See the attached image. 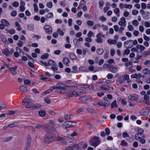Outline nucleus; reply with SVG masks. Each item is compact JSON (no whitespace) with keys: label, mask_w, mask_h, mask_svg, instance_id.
<instances>
[{"label":"nucleus","mask_w":150,"mask_h":150,"mask_svg":"<svg viewBox=\"0 0 150 150\" xmlns=\"http://www.w3.org/2000/svg\"><path fill=\"white\" fill-rule=\"evenodd\" d=\"M142 144H144L146 142L145 139L144 138H141L138 140Z\"/></svg>","instance_id":"nucleus-60"},{"label":"nucleus","mask_w":150,"mask_h":150,"mask_svg":"<svg viewBox=\"0 0 150 150\" xmlns=\"http://www.w3.org/2000/svg\"><path fill=\"white\" fill-rule=\"evenodd\" d=\"M124 81L123 79L119 78L118 80L116 81V83L117 85H119L123 82Z\"/></svg>","instance_id":"nucleus-43"},{"label":"nucleus","mask_w":150,"mask_h":150,"mask_svg":"<svg viewBox=\"0 0 150 150\" xmlns=\"http://www.w3.org/2000/svg\"><path fill=\"white\" fill-rule=\"evenodd\" d=\"M35 61L33 59H29L28 64L29 66H34Z\"/></svg>","instance_id":"nucleus-37"},{"label":"nucleus","mask_w":150,"mask_h":150,"mask_svg":"<svg viewBox=\"0 0 150 150\" xmlns=\"http://www.w3.org/2000/svg\"><path fill=\"white\" fill-rule=\"evenodd\" d=\"M38 113L40 116L43 117L45 115L46 112L45 110H41L39 111Z\"/></svg>","instance_id":"nucleus-34"},{"label":"nucleus","mask_w":150,"mask_h":150,"mask_svg":"<svg viewBox=\"0 0 150 150\" xmlns=\"http://www.w3.org/2000/svg\"><path fill=\"white\" fill-rule=\"evenodd\" d=\"M49 57V55L48 54L45 53L44 54L42 55L41 57V58L42 59H47Z\"/></svg>","instance_id":"nucleus-39"},{"label":"nucleus","mask_w":150,"mask_h":150,"mask_svg":"<svg viewBox=\"0 0 150 150\" xmlns=\"http://www.w3.org/2000/svg\"><path fill=\"white\" fill-rule=\"evenodd\" d=\"M110 104V101L106 99V97H104L103 99L99 101L98 105L104 107L108 106Z\"/></svg>","instance_id":"nucleus-4"},{"label":"nucleus","mask_w":150,"mask_h":150,"mask_svg":"<svg viewBox=\"0 0 150 150\" xmlns=\"http://www.w3.org/2000/svg\"><path fill=\"white\" fill-rule=\"evenodd\" d=\"M117 102L116 100L114 101L111 104V107L113 108H116L117 107Z\"/></svg>","instance_id":"nucleus-35"},{"label":"nucleus","mask_w":150,"mask_h":150,"mask_svg":"<svg viewBox=\"0 0 150 150\" xmlns=\"http://www.w3.org/2000/svg\"><path fill=\"white\" fill-rule=\"evenodd\" d=\"M82 93V92L74 90L71 91L70 89V91L66 94L64 98L66 99H68L72 97H78L81 95V93Z\"/></svg>","instance_id":"nucleus-2"},{"label":"nucleus","mask_w":150,"mask_h":150,"mask_svg":"<svg viewBox=\"0 0 150 150\" xmlns=\"http://www.w3.org/2000/svg\"><path fill=\"white\" fill-rule=\"evenodd\" d=\"M128 100L134 101L137 100L138 99V96L136 94H132L129 95L128 96Z\"/></svg>","instance_id":"nucleus-10"},{"label":"nucleus","mask_w":150,"mask_h":150,"mask_svg":"<svg viewBox=\"0 0 150 150\" xmlns=\"http://www.w3.org/2000/svg\"><path fill=\"white\" fill-rule=\"evenodd\" d=\"M27 60V58L25 56L23 57L21 59H20L19 61L20 62H24L26 61Z\"/></svg>","instance_id":"nucleus-55"},{"label":"nucleus","mask_w":150,"mask_h":150,"mask_svg":"<svg viewBox=\"0 0 150 150\" xmlns=\"http://www.w3.org/2000/svg\"><path fill=\"white\" fill-rule=\"evenodd\" d=\"M1 23L4 25L5 26H8L10 25L8 21L5 19H1Z\"/></svg>","instance_id":"nucleus-23"},{"label":"nucleus","mask_w":150,"mask_h":150,"mask_svg":"<svg viewBox=\"0 0 150 150\" xmlns=\"http://www.w3.org/2000/svg\"><path fill=\"white\" fill-rule=\"evenodd\" d=\"M2 52L4 54L7 56H9L11 54L10 52L7 48L3 50Z\"/></svg>","instance_id":"nucleus-24"},{"label":"nucleus","mask_w":150,"mask_h":150,"mask_svg":"<svg viewBox=\"0 0 150 150\" xmlns=\"http://www.w3.org/2000/svg\"><path fill=\"white\" fill-rule=\"evenodd\" d=\"M7 68L11 72L12 74L15 75L17 74V66H8Z\"/></svg>","instance_id":"nucleus-11"},{"label":"nucleus","mask_w":150,"mask_h":150,"mask_svg":"<svg viewBox=\"0 0 150 150\" xmlns=\"http://www.w3.org/2000/svg\"><path fill=\"white\" fill-rule=\"evenodd\" d=\"M102 37L105 38V35L103 34L102 33H98L96 35V42L98 43H102L103 42V40L101 38Z\"/></svg>","instance_id":"nucleus-8"},{"label":"nucleus","mask_w":150,"mask_h":150,"mask_svg":"<svg viewBox=\"0 0 150 150\" xmlns=\"http://www.w3.org/2000/svg\"><path fill=\"white\" fill-rule=\"evenodd\" d=\"M130 52V51L129 49H126L125 50L124 53L123 54V55H128Z\"/></svg>","instance_id":"nucleus-50"},{"label":"nucleus","mask_w":150,"mask_h":150,"mask_svg":"<svg viewBox=\"0 0 150 150\" xmlns=\"http://www.w3.org/2000/svg\"><path fill=\"white\" fill-rule=\"evenodd\" d=\"M76 123L77 122H67L63 124L62 127L63 128L67 129V128L76 126Z\"/></svg>","instance_id":"nucleus-5"},{"label":"nucleus","mask_w":150,"mask_h":150,"mask_svg":"<svg viewBox=\"0 0 150 150\" xmlns=\"http://www.w3.org/2000/svg\"><path fill=\"white\" fill-rule=\"evenodd\" d=\"M53 14L52 12L49 13L47 15L46 18H51L53 17Z\"/></svg>","instance_id":"nucleus-47"},{"label":"nucleus","mask_w":150,"mask_h":150,"mask_svg":"<svg viewBox=\"0 0 150 150\" xmlns=\"http://www.w3.org/2000/svg\"><path fill=\"white\" fill-rule=\"evenodd\" d=\"M128 102L129 103V105L130 107H133L136 105V104L133 102V101L128 100Z\"/></svg>","instance_id":"nucleus-44"},{"label":"nucleus","mask_w":150,"mask_h":150,"mask_svg":"<svg viewBox=\"0 0 150 150\" xmlns=\"http://www.w3.org/2000/svg\"><path fill=\"white\" fill-rule=\"evenodd\" d=\"M96 51L98 54H101L103 52V50L101 48H99Z\"/></svg>","instance_id":"nucleus-46"},{"label":"nucleus","mask_w":150,"mask_h":150,"mask_svg":"<svg viewBox=\"0 0 150 150\" xmlns=\"http://www.w3.org/2000/svg\"><path fill=\"white\" fill-rule=\"evenodd\" d=\"M136 47L139 49L140 51H142L144 50L145 49V47L142 45L138 44L136 46Z\"/></svg>","instance_id":"nucleus-29"},{"label":"nucleus","mask_w":150,"mask_h":150,"mask_svg":"<svg viewBox=\"0 0 150 150\" xmlns=\"http://www.w3.org/2000/svg\"><path fill=\"white\" fill-rule=\"evenodd\" d=\"M27 138L26 146H27V147H30L31 146L30 144L31 141V137L29 135H28Z\"/></svg>","instance_id":"nucleus-19"},{"label":"nucleus","mask_w":150,"mask_h":150,"mask_svg":"<svg viewBox=\"0 0 150 150\" xmlns=\"http://www.w3.org/2000/svg\"><path fill=\"white\" fill-rule=\"evenodd\" d=\"M72 69L73 70V72L75 73H77L79 71V69H77V68L76 66H73Z\"/></svg>","instance_id":"nucleus-61"},{"label":"nucleus","mask_w":150,"mask_h":150,"mask_svg":"<svg viewBox=\"0 0 150 150\" xmlns=\"http://www.w3.org/2000/svg\"><path fill=\"white\" fill-rule=\"evenodd\" d=\"M70 62V61L69 58L65 57L63 58V62L64 65H67Z\"/></svg>","instance_id":"nucleus-28"},{"label":"nucleus","mask_w":150,"mask_h":150,"mask_svg":"<svg viewBox=\"0 0 150 150\" xmlns=\"http://www.w3.org/2000/svg\"><path fill=\"white\" fill-rule=\"evenodd\" d=\"M101 27V25L100 23H98L95 24L93 27V28L94 30H96L98 27Z\"/></svg>","instance_id":"nucleus-51"},{"label":"nucleus","mask_w":150,"mask_h":150,"mask_svg":"<svg viewBox=\"0 0 150 150\" xmlns=\"http://www.w3.org/2000/svg\"><path fill=\"white\" fill-rule=\"evenodd\" d=\"M124 81L125 80H127V83H129L131 82V80H129V76L128 74H126L125 76H124L123 77V79Z\"/></svg>","instance_id":"nucleus-31"},{"label":"nucleus","mask_w":150,"mask_h":150,"mask_svg":"<svg viewBox=\"0 0 150 150\" xmlns=\"http://www.w3.org/2000/svg\"><path fill=\"white\" fill-rule=\"evenodd\" d=\"M48 64L49 66H54L56 63L53 60L51 59L49 61Z\"/></svg>","instance_id":"nucleus-42"},{"label":"nucleus","mask_w":150,"mask_h":150,"mask_svg":"<svg viewBox=\"0 0 150 150\" xmlns=\"http://www.w3.org/2000/svg\"><path fill=\"white\" fill-rule=\"evenodd\" d=\"M138 42L136 40H131L126 41L124 43V45L127 48H130L132 47L133 45H137Z\"/></svg>","instance_id":"nucleus-3"},{"label":"nucleus","mask_w":150,"mask_h":150,"mask_svg":"<svg viewBox=\"0 0 150 150\" xmlns=\"http://www.w3.org/2000/svg\"><path fill=\"white\" fill-rule=\"evenodd\" d=\"M74 149H77L78 150H81L82 149L81 147V143H79L76 144L74 145Z\"/></svg>","instance_id":"nucleus-30"},{"label":"nucleus","mask_w":150,"mask_h":150,"mask_svg":"<svg viewBox=\"0 0 150 150\" xmlns=\"http://www.w3.org/2000/svg\"><path fill=\"white\" fill-rule=\"evenodd\" d=\"M52 137L50 136H46L44 139V142L46 144H49L52 141Z\"/></svg>","instance_id":"nucleus-14"},{"label":"nucleus","mask_w":150,"mask_h":150,"mask_svg":"<svg viewBox=\"0 0 150 150\" xmlns=\"http://www.w3.org/2000/svg\"><path fill=\"white\" fill-rule=\"evenodd\" d=\"M86 110L88 112L91 113H93L94 111V109L88 107L86 108Z\"/></svg>","instance_id":"nucleus-58"},{"label":"nucleus","mask_w":150,"mask_h":150,"mask_svg":"<svg viewBox=\"0 0 150 150\" xmlns=\"http://www.w3.org/2000/svg\"><path fill=\"white\" fill-rule=\"evenodd\" d=\"M120 145L124 147L127 146L128 143L125 140H122L121 141Z\"/></svg>","instance_id":"nucleus-36"},{"label":"nucleus","mask_w":150,"mask_h":150,"mask_svg":"<svg viewBox=\"0 0 150 150\" xmlns=\"http://www.w3.org/2000/svg\"><path fill=\"white\" fill-rule=\"evenodd\" d=\"M127 27L129 30V31H132L134 29V27L131 25H128Z\"/></svg>","instance_id":"nucleus-62"},{"label":"nucleus","mask_w":150,"mask_h":150,"mask_svg":"<svg viewBox=\"0 0 150 150\" xmlns=\"http://www.w3.org/2000/svg\"><path fill=\"white\" fill-rule=\"evenodd\" d=\"M45 30V32L47 33L51 34L52 32V29L51 28L49 25H45L44 27Z\"/></svg>","instance_id":"nucleus-18"},{"label":"nucleus","mask_w":150,"mask_h":150,"mask_svg":"<svg viewBox=\"0 0 150 150\" xmlns=\"http://www.w3.org/2000/svg\"><path fill=\"white\" fill-rule=\"evenodd\" d=\"M46 6L49 8H51L53 6L52 3L51 2H48L47 3Z\"/></svg>","instance_id":"nucleus-49"},{"label":"nucleus","mask_w":150,"mask_h":150,"mask_svg":"<svg viewBox=\"0 0 150 150\" xmlns=\"http://www.w3.org/2000/svg\"><path fill=\"white\" fill-rule=\"evenodd\" d=\"M108 42L110 45H115L116 44L117 41L115 40L109 39L108 40Z\"/></svg>","instance_id":"nucleus-33"},{"label":"nucleus","mask_w":150,"mask_h":150,"mask_svg":"<svg viewBox=\"0 0 150 150\" xmlns=\"http://www.w3.org/2000/svg\"><path fill=\"white\" fill-rule=\"evenodd\" d=\"M144 130L142 129H138V133L135 135V138L136 140H138L142 138H144L145 135L143 134Z\"/></svg>","instance_id":"nucleus-6"},{"label":"nucleus","mask_w":150,"mask_h":150,"mask_svg":"<svg viewBox=\"0 0 150 150\" xmlns=\"http://www.w3.org/2000/svg\"><path fill=\"white\" fill-rule=\"evenodd\" d=\"M33 101L31 98L29 96L25 97L22 100V104L24 105L25 104H28L31 103Z\"/></svg>","instance_id":"nucleus-9"},{"label":"nucleus","mask_w":150,"mask_h":150,"mask_svg":"<svg viewBox=\"0 0 150 150\" xmlns=\"http://www.w3.org/2000/svg\"><path fill=\"white\" fill-rule=\"evenodd\" d=\"M90 142L91 145L96 147L100 143L99 139L98 137H95L91 139Z\"/></svg>","instance_id":"nucleus-7"},{"label":"nucleus","mask_w":150,"mask_h":150,"mask_svg":"<svg viewBox=\"0 0 150 150\" xmlns=\"http://www.w3.org/2000/svg\"><path fill=\"white\" fill-rule=\"evenodd\" d=\"M139 114L142 116H147L149 114V112L147 110L144 108H143L140 110Z\"/></svg>","instance_id":"nucleus-12"},{"label":"nucleus","mask_w":150,"mask_h":150,"mask_svg":"<svg viewBox=\"0 0 150 150\" xmlns=\"http://www.w3.org/2000/svg\"><path fill=\"white\" fill-rule=\"evenodd\" d=\"M99 20L103 22L106 21V18L104 16H103L99 17Z\"/></svg>","instance_id":"nucleus-45"},{"label":"nucleus","mask_w":150,"mask_h":150,"mask_svg":"<svg viewBox=\"0 0 150 150\" xmlns=\"http://www.w3.org/2000/svg\"><path fill=\"white\" fill-rule=\"evenodd\" d=\"M7 33H9L11 34H13L15 33V30L13 29H11L8 30V29H6Z\"/></svg>","instance_id":"nucleus-38"},{"label":"nucleus","mask_w":150,"mask_h":150,"mask_svg":"<svg viewBox=\"0 0 150 150\" xmlns=\"http://www.w3.org/2000/svg\"><path fill=\"white\" fill-rule=\"evenodd\" d=\"M126 4H123L122 3H121L119 4V6L120 8L121 9H123L124 8H125V5Z\"/></svg>","instance_id":"nucleus-63"},{"label":"nucleus","mask_w":150,"mask_h":150,"mask_svg":"<svg viewBox=\"0 0 150 150\" xmlns=\"http://www.w3.org/2000/svg\"><path fill=\"white\" fill-rule=\"evenodd\" d=\"M57 32L61 36H63L64 35L63 32L60 28L57 30Z\"/></svg>","instance_id":"nucleus-52"},{"label":"nucleus","mask_w":150,"mask_h":150,"mask_svg":"<svg viewBox=\"0 0 150 150\" xmlns=\"http://www.w3.org/2000/svg\"><path fill=\"white\" fill-rule=\"evenodd\" d=\"M73 116L71 114H66L64 115V119L66 120H69L72 119Z\"/></svg>","instance_id":"nucleus-25"},{"label":"nucleus","mask_w":150,"mask_h":150,"mask_svg":"<svg viewBox=\"0 0 150 150\" xmlns=\"http://www.w3.org/2000/svg\"><path fill=\"white\" fill-rule=\"evenodd\" d=\"M40 79L42 80L46 81H50V78H47L44 76L43 75H40Z\"/></svg>","instance_id":"nucleus-32"},{"label":"nucleus","mask_w":150,"mask_h":150,"mask_svg":"<svg viewBox=\"0 0 150 150\" xmlns=\"http://www.w3.org/2000/svg\"><path fill=\"white\" fill-rule=\"evenodd\" d=\"M105 134L107 135H108L110 132L109 129L108 127H106L105 129Z\"/></svg>","instance_id":"nucleus-64"},{"label":"nucleus","mask_w":150,"mask_h":150,"mask_svg":"<svg viewBox=\"0 0 150 150\" xmlns=\"http://www.w3.org/2000/svg\"><path fill=\"white\" fill-rule=\"evenodd\" d=\"M79 70L81 71H88L87 69H86L84 66H82L80 67L79 68Z\"/></svg>","instance_id":"nucleus-56"},{"label":"nucleus","mask_w":150,"mask_h":150,"mask_svg":"<svg viewBox=\"0 0 150 150\" xmlns=\"http://www.w3.org/2000/svg\"><path fill=\"white\" fill-rule=\"evenodd\" d=\"M79 100H82L87 103L88 101L89 100V98H87L85 96L81 97L79 98Z\"/></svg>","instance_id":"nucleus-21"},{"label":"nucleus","mask_w":150,"mask_h":150,"mask_svg":"<svg viewBox=\"0 0 150 150\" xmlns=\"http://www.w3.org/2000/svg\"><path fill=\"white\" fill-rule=\"evenodd\" d=\"M143 18L146 20H148L150 18V13L149 12L145 13L142 16Z\"/></svg>","instance_id":"nucleus-26"},{"label":"nucleus","mask_w":150,"mask_h":150,"mask_svg":"<svg viewBox=\"0 0 150 150\" xmlns=\"http://www.w3.org/2000/svg\"><path fill=\"white\" fill-rule=\"evenodd\" d=\"M126 21L124 17L121 18L120 19V21L118 23V24L121 26H125L126 25Z\"/></svg>","instance_id":"nucleus-13"},{"label":"nucleus","mask_w":150,"mask_h":150,"mask_svg":"<svg viewBox=\"0 0 150 150\" xmlns=\"http://www.w3.org/2000/svg\"><path fill=\"white\" fill-rule=\"evenodd\" d=\"M88 69L89 70L93 71L94 72H96L98 71V69H94V66H90Z\"/></svg>","instance_id":"nucleus-40"},{"label":"nucleus","mask_w":150,"mask_h":150,"mask_svg":"<svg viewBox=\"0 0 150 150\" xmlns=\"http://www.w3.org/2000/svg\"><path fill=\"white\" fill-rule=\"evenodd\" d=\"M143 72L145 74H150V70H149L148 69H145L143 70Z\"/></svg>","instance_id":"nucleus-41"},{"label":"nucleus","mask_w":150,"mask_h":150,"mask_svg":"<svg viewBox=\"0 0 150 150\" xmlns=\"http://www.w3.org/2000/svg\"><path fill=\"white\" fill-rule=\"evenodd\" d=\"M54 89H58L59 93L60 94H65L70 91V89L68 87L69 86L61 83H57L55 86H54Z\"/></svg>","instance_id":"nucleus-1"},{"label":"nucleus","mask_w":150,"mask_h":150,"mask_svg":"<svg viewBox=\"0 0 150 150\" xmlns=\"http://www.w3.org/2000/svg\"><path fill=\"white\" fill-rule=\"evenodd\" d=\"M54 90V86L51 87L49 89L45 91L42 93V96H44L47 94L50 93L52 92Z\"/></svg>","instance_id":"nucleus-16"},{"label":"nucleus","mask_w":150,"mask_h":150,"mask_svg":"<svg viewBox=\"0 0 150 150\" xmlns=\"http://www.w3.org/2000/svg\"><path fill=\"white\" fill-rule=\"evenodd\" d=\"M19 5V3L18 2L16 1H14L13 4H12V6H13L15 7H17Z\"/></svg>","instance_id":"nucleus-54"},{"label":"nucleus","mask_w":150,"mask_h":150,"mask_svg":"<svg viewBox=\"0 0 150 150\" xmlns=\"http://www.w3.org/2000/svg\"><path fill=\"white\" fill-rule=\"evenodd\" d=\"M132 24L134 26H137L139 24V22L137 20H134L132 21Z\"/></svg>","instance_id":"nucleus-48"},{"label":"nucleus","mask_w":150,"mask_h":150,"mask_svg":"<svg viewBox=\"0 0 150 150\" xmlns=\"http://www.w3.org/2000/svg\"><path fill=\"white\" fill-rule=\"evenodd\" d=\"M87 23L89 26H92L94 25L93 22L91 21L88 20L87 21Z\"/></svg>","instance_id":"nucleus-57"},{"label":"nucleus","mask_w":150,"mask_h":150,"mask_svg":"<svg viewBox=\"0 0 150 150\" xmlns=\"http://www.w3.org/2000/svg\"><path fill=\"white\" fill-rule=\"evenodd\" d=\"M114 12L115 13L117 17H119L120 16V10L119 8H115L114 10Z\"/></svg>","instance_id":"nucleus-27"},{"label":"nucleus","mask_w":150,"mask_h":150,"mask_svg":"<svg viewBox=\"0 0 150 150\" xmlns=\"http://www.w3.org/2000/svg\"><path fill=\"white\" fill-rule=\"evenodd\" d=\"M99 88L100 89L102 90L107 91L109 89L110 87L108 85L105 84L100 86Z\"/></svg>","instance_id":"nucleus-20"},{"label":"nucleus","mask_w":150,"mask_h":150,"mask_svg":"<svg viewBox=\"0 0 150 150\" xmlns=\"http://www.w3.org/2000/svg\"><path fill=\"white\" fill-rule=\"evenodd\" d=\"M107 68L113 73H116L118 71L117 68L115 66H107Z\"/></svg>","instance_id":"nucleus-15"},{"label":"nucleus","mask_w":150,"mask_h":150,"mask_svg":"<svg viewBox=\"0 0 150 150\" xmlns=\"http://www.w3.org/2000/svg\"><path fill=\"white\" fill-rule=\"evenodd\" d=\"M17 14V12L16 11H13L11 13V15L13 17H15Z\"/></svg>","instance_id":"nucleus-59"},{"label":"nucleus","mask_w":150,"mask_h":150,"mask_svg":"<svg viewBox=\"0 0 150 150\" xmlns=\"http://www.w3.org/2000/svg\"><path fill=\"white\" fill-rule=\"evenodd\" d=\"M20 90L21 92L24 93H26L28 91L27 87L24 85L20 87Z\"/></svg>","instance_id":"nucleus-22"},{"label":"nucleus","mask_w":150,"mask_h":150,"mask_svg":"<svg viewBox=\"0 0 150 150\" xmlns=\"http://www.w3.org/2000/svg\"><path fill=\"white\" fill-rule=\"evenodd\" d=\"M101 27L103 28V31H107L108 30V28L106 25L103 24L101 25Z\"/></svg>","instance_id":"nucleus-53"},{"label":"nucleus","mask_w":150,"mask_h":150,"mask_svg":"<svg viewBox=\"0 0 150 150\" xmlns=\"http://www.w3.org/2000/svg\"><path fill=\"white\" fill-rule=\"evenodd\" d=\"M41 106L40 105H37V104H32L30 105H27L25 107L27 108H39Z\"/></svg>","instance_id":"nucleus-17"}]
</instances>
